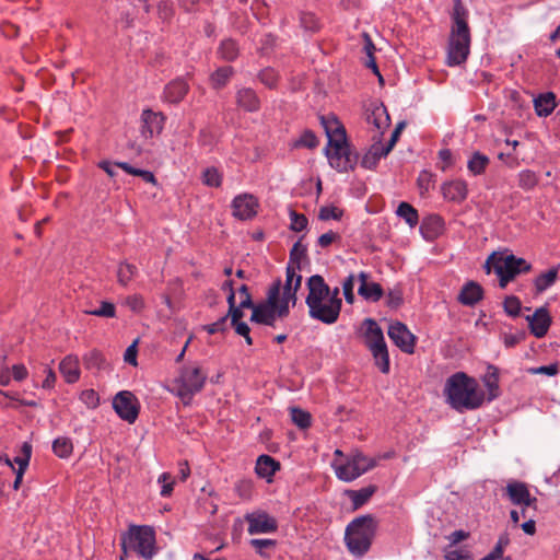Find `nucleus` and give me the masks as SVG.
Returning <instances> with one entry per match:
<instances>
[{"label":"nucleus","mask_w":560,"mask_h":560,"mask_svg":"<svg viewBox=\"0 0 560 560\" xmlns=\"http://www.w3.org/2000/svg\"><path fill=\"white\" fill-rule=\"evenodd\" d=\"M320 122L328 138L325 154L330 166L340 173L353 171L358 164L359 154L348 142L345 126L335 115L320 116Z\"/></svg>","instance_id":"obj_1"},{"label":"nucleus","mask_w":560,"mask_h":560,"mask_svg":"<svg viewBox=\"0 0 560 560\" xmlns=\"http://www.w3.org/2000/svg\"><path fill=\"white\" fill-rule=\"evenodd\" d=\"M444 395L451 408L458 412L476 410L485 401V393L477 380L465 372H456L446 380Z\"/></svg>","instance_id":"obj_2"},{"label":"nucleus","mask_w":560,"mask_h":560,"mask_svg":"<svg viewBox=\"0 0 560 560\" xmlns=\"http://www.w3.org/2000/svg\"><path fill=\"white\" fill-rule=\"evenodd\" d=\"M120 547L125 555L136 553L151 560L158 552L155 530L149 525L131 524L120 534Z\"/></svg>","instance_id":"obj_3"},{"label":"nucleus","mask_w":560,"mask_h":560,"mask_svg":"<svg viewBox=\"0 0 560 560\" xmlns=\"http://www.w3.org/2000/svg\"><path fill=\"white\" fill-rule=\"evenodd\" d=\"M376 533V522L372 515L355 517L346 528L345 542L355 557L364 556L371 548Z\"/></svg>","instance_id":"obj_4"},{"label":"nucleus","mask_w":560,"mask_h":560,"mask_svg":"<svg viewBox=\"0 0 560 560\" xmlns=\"http://www.w3.org/2000/svg\"><path fill=\"white\" fill-rule=\"evenodd\" d=\"M365 327L364 342L366 348L371 351L374 363L378 370L387 374L390 369L388 349L384 339L382 328L375 319L365 318L363 322Z\"/></svg>","instance_id":"obj_5"},{"label":"nucleus","mask_w":560,"mask_h":560,"mask_svg":"<svg viewBox=\"0 0 560 560\" xmlns=\"http://www.w3.org/2000/svg\"><path fill=\"white\" fill-rule=\"evenodd\" d=\"M281 293V280L276 279L267 291L265 301L254 303L250 322L273 327L277 318H280L278 294Z\"/></svg>","instance_id":"obj_6"},{"label":"nucleus","mask_w":560,"mask_h":560,"mask_svg":"<svg viewBox=\"0 0 560 560\" xmlns=\"http://www.w3.org/2000/svg\"><path fill=\"white\" fill-rule=\"evenodd\" d=\"M207 380V374L198 365H188L182 370L177 378V398L184 405H189L194 395L201 392Z\"/></svg>","instance_id":"obj_7"},{"label":"nucleus","mask_w":560,"mask_h":560,"mask_svg":"<svg viewBox=\"0 0 560 560\" xmlns=\"http://www.w3.org/2000/svg\"><path fill=\"white\" fill-rule=\"evenodd\" d=\"M113 408L120 419L131 424L138 419L140 402L133 393L121 390L115 395Z\"/></svg>","instance_id":"obj_8"},{"label":"nucleus","mask_w":560,"mask_h":560,"mask_svg":"<svg viewBox=\"0 0 560 560\" xmlns=\"http://www.w3.org/2000/svg\"><path fill=\"white\" fill-rule=\"evenodd\" d=\"M244 520L248 524L249 535L270 534L278 530L277 520L262 510L245 514Z\"/></svg>","instance_id":"obj_9"},{"label":"nucleus","mask_w":560,"mask_h":560,"mask_svg":"<svg viewBox=\"0 0 560 560\" xmlns=\"http://www.w3.org/2000/svg\"><path fill=\"white\" fill-rule=\"evenodd\" d=\"M231 208L234 218L247 221L257 215L259 201L252 194H240L232 200Z\"/></svg>","instance_id":"obj_10"},{"label":"nucleus","mask_w":560,"mask_h":560,"mask_svg":"<svg viewBox=\"0 0 560 560\" xmlns=\"http://www.w3.org/2000/svg\"><path fill=\"white\" fill-rule=\"evenodd\" d=\"M468 16L469 12L462 0H454L453 12L451 14L452 26L450 36L471 39Z\"/></svg>","instance_id":"obj_11"},{"label":"nucleus","mask_w":560,"mask_h":560,"mask_svg":"<svg viewBox=\"0 0 560 560\" xmlns=\"http://www.w3.org/2000/svg\"><path fill=\"white\" fill-rule=\"evenodd\" d=\"M388 337L405 353L415 352L416 337L401 322H394L388 327Z\"/></svg>","instance_id":"obj_12"},{"label":"nucleus","mask_w":560,"mask_h":560,"mask_svg":"<svg viewBox=\"0 0 560 560\" xmlns=\"http://www.w3.org/2000/svg\"><path fill=\"white\" fill-rule=\"evenodd\" d=\"M470 42L471 39L450 36L446 63L451 67L464 63L470 52Z\"/></svg>","instance_id":"obj_13"},{"label":"nucleus","mask_w":560,"mask_h":560,"mask_svg":"<svg viewBox=\"0 0 560 560\" xmlns=\"http://www.w3.org/2000/svg\"><path fill=\"white\" fill-rule=\"evenodd\" d=\"M525 319L528 322L530 334L536 338H544L552 324V318L546 306L536 308L534 314L527 315Z\"/></svg>","instance_id":"obj_14"},{"label":"nucleus","mask_w":560,"mask_h":560,"mask_svg":"<svg viewBox=\"0 0 560 560\" xmlns=\"http://www.w3.org/2000/svg\"><path fill=\"white\" fill-rule=\"evenodd\" d=\"M505 491L514 505L533 506V510L537 509L538 500L536 497L530 495L526 483L521 481L509 482Z\"/></svg>","instance_id":"obj_15"},{"label":"nucleus","mask_w":560,"mask_h":560,"mask_svg":"<svg viewBox=\"0 0 560 560\" xmlns=\"http://www.w3.org/2000/svg\"><path fill=\"white\" fill-rule=\"evenodd\" d=\"M165 116L161 112L144 109L141 114L140 132L144 139L159 135L164 126Z\"/></svg>","instance_id":"obj_16"},{"label":"nucleus","mask_w":560,"mask_h":560,"mask_svg":"<svg viewBox=\"0 0 560 560\" xmlns=\"http://www.w3.org/2000/svg\"><path fill=\"white\" fill-rule=\"evenodd\" d=\"M308 307V314L313 319L324 324L331 325L336 323L340 315V308L337 305L326 301L317 302Z\"/></svg>","instance_id":"obj_17"},{"label":"nucleus","mask_w":560,"mask_h":560,"mask_svg":"<svg viewBox=\"0 0 560 560\" xmlns=\"http://www.w3.org/2000/svg\"><path fill=\"white\" fill-rule=\"evenodd\" d=\"M306 284L308 294L306 296L305 303L307 306L317 302L325 301L326 298L330 294V288L320 275L311 276L307 279Z\"/></svg>","instance_id":"obj_18"},{"label":"nucleus","mask_w":560,"mask_h":560,"mask_svg":"<svg viewBox=\"0 0 560 560\" xmlns=\"http://www.w3.org/2000/svg\"><path fill=\"white\" fill-rule=\"evenodd\" d=\"M369 279L370 275L365 271L358 275L360 281L358 293L366 301L378 302L384 296V290L380 283L371 282Z\"/></svg>","instance_id":"obj_19"},{"label":"nucleus","mask_w":560,"mask_h":560,"mask_svg":"<svg viewBox=\"0 0 560 560\" xmlns=\"http://www.w3.org/2000/svg\"><path fill=\"white\" fill-rule=\"evenodd\" d=\"M442 194L448 201L460 203L468 195L467 183L463 179L446 182L441 187Z\"/></svg>","instance_id":"obj_20"},{"label":"nucleus","mask_w":560,"mask_h":560,"mask_svg":"<svg viewBox=\"0 0 560 560\" xmlns=\"http://www.w3.org/2000/svg\"><path fill=\"white\" fill-rule=\"evenodd\" d=\"M483 299V289L476 281L465 283L458 294V302L466 306H474Z\"/></svg>","instance_id":"obj_21"},{"label":"nucleus","mask_w":560,"mask_h":560,"mask_svg":"<svg viewBox=\"0 0 560 560\" xmlns=\"http://www.w3.org/2000/svg\"><path fill=\"white\" fill-rule=\"evenodd\" d=\"M366 121L374 125L382 136L390 124L387 108L383 104L374 105L366 112Z\"/></svg>","instance_id":"obj_22"},{"label":"nucleus","mask_w":560,"mask_h":560,"mask_svg":"<svg viewBox=\"0 0 560 560\" xmlns=\"http://www.w3.org/2000/svg\"><path fill=\"white\" fill-rule=\"evenodd\" d=\"M499 381H500L499 369L493 364H489L487 366V371H486L485 375L482 376V383L488 392V397H487L488 401H492L501 395Z\"/></svg>","instance_id":"obj_23"},{"label":"nucleus","mask_w":560,"mask_h":560,"mask_svg":"<svg viewBox=\"0 0 560 560\" xmlns=\"http://www.w3.org/2000/svg\"><path fill=\"white\" fill-rule=\"evenodd\" d=\"M532 269H533L532 264L528 262L526 259L516 257L513 254L505 256L503 271H505L513 279H515L518 275L530 272Z\"/></svg>","instance_id":"obj_24"},{"label":"nucleus","mask_w":560,"mask_h":560,"mask_svg":"<svg viewBox=\"0 0 560 560\" xmlns=\"http://www.w3.org/2000/svg\"><path fill=\"white\" fill-rule=\"evenodd\" d=\"M388 153L389 152H386V145H384L381 140H377L362 156L361 166L366 170H374L381 158L386 156Z\"/></svg>","instance_id":"obj_25"},{"label":"nucleus","mask_w":560,"mask_h":560,"mask_svg":"<svg viewBox=\"0 0 560 560\" xmlns=\"http://www.w3.org/2000/svg\"><path fill=\"white\" fill-rule=\"evenodd\" d=\"M240 294H246V299L241 300L238 306H234L232 308H229V312L225 316L231 317V325L242 322V318L244 316V310L250 308L254 306V302L249 292V288L246 284H242L238 288Z\"/></svg>","instance_id":"obj_26"},{"label":"nucleus","mask_w":560,"mask_h":560,"mask_svg":"<svg viewBox=\"0 0 560 560\" xmlns=\"http://www.w3.org/2000/svg\"><path fill=\"white\" fill-rule=\"evenodd\" d=\"M236 102L246 112H257L260 108V100L250 88L241 89L236 94Z\"/></svg>","instance_id":"obj_27"},{"label":"nucleus","mask_w":560,"mask_h":560,"mask_svg":"<svg viewBox=\"0 0 560 560\" xmlns=\"http://www.w3.org/2000/svg\"><path fill=\"white\" fill-rule=\"evenodd\" d=\"M559 265L539 273L533 281L535 294H541L547 289L552 287L559 278Z\"/></svg>","instance_id":"obj_28"},{"label":"nucleus","mask_w":560,"mask_h":560,"mask_svg":"<svg viewBox=\"0 0 560 560\" xmlns=\"http://www.w3.org/2000/svg\"><path fill=\"white\" fill-rule=\"evenodd\" d=\"M279 469L280 463L273 457L264 454L257 458L255 471L259 477L270 480Z\"/></svg>","instance_id":"obj_29"},{"label":"nucleus","mask_w":560,"mask_h":560,"mask_svg":"<svg viewBox=\"0 0 560 560\" xmlns=\"http://www.w3.org/2000/svg\"><path fill=\"white\" fill-rule=\"evenodd\" d=\"M59 370L69 384H73L80 378L79 360L74 355H67L60 362Z\"/></svg>","instance_id":"obj_30"},{"label":"nucleus","mask_w":560,"mask_h":560,"mask_svg":"<svg viewBox=\"0 0 560 560\" xmlns=\"http://www.w3.org/2000/svg\"><path fill=\"white\" fill-rule=\"evenodd\" d=\"M376 491L377 487L370 485L359 490H347L346 494L351 500L353 509L358 510L363 506Z\"/></svg>","instance_id":"obj_31"},{"label":"nucleus","mask_w":560,"mask_h":560,"mask_svg":"<svg viewBox=\"0 0 560 560\" xmlns=\"http://www.w3.org/2000/svg\"><path fill=\"white\" fill-rule=\"evenodd\" d=\"M534 108L536 114L539 117H547L549 116L556 108V96L553 93L548 92L545 94L538 95L534 100Z\"/></svg>","instance_id":"obj_32"},{"label":"nucleus","mask_w":560,"mask_h":560,"mask_svg":"<svg viewBox=\"0 0 560 560\" xmlns=\"http://www.w3.org/2000/svg\"><path fill=\"white\" fill-rule=\"evenodd\" d=\"M82 362L86 370H95L97 372L105 370L108 365L104 354L97 349H92L84 353Z\"/></svg>","instance_id":"obj_33"},{"label":"nucleus","mask_w":560,"mask_h":560,"mask_svg":"<svg viewBox=\"0 0 560 560\" xmlns=\"http://www.w3.org/2000/svg\"><path fill=\"white\" fill-rule=\"evenodd\" d=\"M489 164V158L486 154L476 151L471 154L470 159L468 160L467 168L472 175L477 176L483 174Z\"/></svg>","instance_id":"obj_34"},{"label":"nucleus","mask_w":560,"mask_h":560,"mask_svg":"<svg viewBox=\"0 0 560 560\" xmlns=\"http://www.w3.org/2000/svg\"><path fill=\"white\" fill-rule=\"evenodd\" d=\"M334 468L338 479L346 482L353 481L361 476L350 457L343 464L334 465Z\"/></svg>","instance_id":"obj_35"},{"label":"nucleus","mask_w":560,"mask_h":560,"mask_svg":"<svg viewBox=\"0 0 560 560\" xmlns=\"http://www.w3.org/2000/svg\"><path fill=\"white\" fill-rule=\"evenodd\" d=\"M298 302V293L293 291H282V295L278 294L277 305L279 306L280 319H283L290 314V306L294 307Z\"/></svg>","instance_id":"obj_36"},{"label":"nucleus","mask_w":560,"mask_h":560,"mask_svg":"<svg viewBox=\"0 0 560 560\" xmlns=\"http://www.w3.org/2000/svg\"><path fill=\"white\" fill-rule=\"evenodd\" d=\"M396 214L401 218L410 228H415L419 223L418 210L406 201L399 203L396 210Z\"/></svg>","instance_id":"obj_37"},{"label":"nucleus","mask_w":560,"mask_h":560,"mask_svg":"<svg viewBox=\"0 0 560 560\" xmlns=\"http://www.w3.org/2000/svg\"><path fill=\"white\" fill-rule=\"evenodd\" d=\"M349 457L361 476L377 465L375 458L368 457L361 452H357Z\"/></svg>","instance_id":"obj_38"},{"label":"nucleus","mask_w":560,"mask_h":560,"mask_svg":"<svg viewBox=\"0 0 560 560\" xmlns=\"http://www.w3.org/2000/svg\"><path fill=\"white\" fill-rule=\"evenodd\" d=\"M307 257V247L299 240L290 250L288 266L301 269V262Z\"/></svg>","instance_id":"obj_39"},{"label":"nucleus","mask_w":560,"mask_h":560,"mask_svg":"<svg viewBox=\"0 0 560 560\" xmlns=\"http://www.w3.org/2000/svg\"><path fill=\"white\" fill-rule=\"evenodd\" d=\"M52 452L60 458H68L73 452V444L69 438L60 436L52 442Z\"/></svg>","instance_id":"obj_40"},{"label":"nucleus","mask_w":560,"mask_h":560,"mask_svg":"<svg viewBox=\"0 0 560 560\" xmlns=\"http://www.w3.org/2000/svg\"><path fill=\"white\" fill-rule=\"evenodd\" d=\"M218 54L226 61H234L238 56V45L234 39H224L220 44Z\"/></svg>","instance_id":"obj_41"},{"label":"nucleus","mask_w":560,"mask_h":560,"mask_svg":"<svg viewBox=\"0 0 560 560\" xmlns=\"http://www.w3.org/2000/svg\"><path fill=\"white\" fill-rule=\"evenodd\" d=\"M292 422L300 429H308L312 424V417L308 411H305L299 407H292L290 409Z\"/></svg>","instance_id":"obj_42"},{"label":"nucleus","mask_w":560,"mask_h":560,"mask_svg":"<svg viewBox=\"0 0 560 560\" xmlns=\"http://www.w3.org/2000/svg\"><path fill=\"white\" fill-rule=\"evenodd\" d=\"M318 145V139L316 137V135L310 130V129H306L302 132V135L295 139L291 147L292 148H307V149H315L316 147Z\"/></svg>","instance_id":"obj_43"},{"label":"nucleus","mask_w":560,"mask_h":560,"mask_svg":"<svg viewBox=\"0 0 560 560\" xmlns=\"http://www.w3.org/2000/svg\"><path fill=\"white\" fill-rule=\"evenodd\" d=\"M202 183L208 187H220L222 185V173L214 166L207 167L202 172Z\"/></svg>","instance_id":"obj_44"},{"label":"nucleus","mask_w":560,"mask_h":560,"mask_svg":"<svg viewBox=\"0 0 560 560\" xmlns=\"http://www.w3.org/2000/svg\"><path fill=\"white\" fill-rule=\"evenodd\" d=\"M505 256L501 253H492L486 264L485 268L487 273H490L491 270L494 271L495 275H501L504 269Z\"/></svg>","instance_id":"obj_45"},{"label":"nucleus","mask_w":560,"mask_h":560,"mask_svg":"<svg viewBox=\"0 0 560 560\" xmlns=\"http://www.w3.org/2000/svg\"><path fill=\"white\" fill-rule=\"evenodd\" d=\"M137 267L132 264L121 262L117 270L118 282L126 287L137 275Z\"/></svg>","instance_id":"obj_46"},{"label":"nucleus","mask_w":560,"mask_h":560,"mask_svg":"<svg viewBox=\"0 0 560 560\" xmlns=\"http://www.w3.org/2000/svg\"><path fill=\"white\" fill-rule=\"evenodd\" d=\"M249 545L260 557L269 558L270 555L266 552V549H273L277 546V541L269 538H254L249 540Z\"/></svg>","instance_id":"obj_47"},{"label":"nucleus","mask_w":560,"mask_h":560,"mask_svg":"<svg viewBox=\"0 0 560 560\" xmlns=\"http://www.w3.org/2000/svg\"><path fill=\"white\" fill-rule=\"evenodd\" d=\"M258 80L268 89H276L279 82V73L271 67L259 71Z\"/></svg>","instance_id":"obj_48"},{"label":"nucleus","mask_w":560,"mask_h":560,"mask_svg":"<svg viewBox=\"0 0 560 560\" xmlns=\"http://www.w3.org/2000/svg\"><path fill=\"white\" fill-rule=\"evenodd\" d=\"M517 177H518V186L525 190H530V189L535 188L539 180L536 173L530 170H524V171L520 172Z\"/></svg>","instance_id":"obj_49"},{"label":"nucleus","mask_w":560,"mask_h":560,"mask_svg":"<svg viewBox=\"0 0 560 560\" xmlns=\"http://www.w3.org/2000/svg\"><path fill=\"white\" fill-rule=\"evenodd\" d=\"M85 313L97 317L113 318L116 316V307L112 302L102 301L98 308L85 311Z\"/></svg>","instance_id":"obj_50"},{"label":"nucleus","mask_w":560,"mask_h":560,"mask_svg":"<svg viewBox=\"0 0 560 560\" xmlns=\"http://www.w3.org/2000/svg\"><path fill=\"white\" fill-rule=\"evenodd\" d=\"M233 74V68L230 66H225L222 68H219L212 75L211 80L215 88H222L226 84L229 79Z\"/></svg>","instance_id":"obj_51"},{"label":"nucleus","mask_w":560,"mask_h":560,"mask_svg":"<svg viewBox=\"0 0 560 560\" xmlns=\"http://www.w3.org/2000/svg\"><path fill=\"white\" fill-rule=\"evenodd\" d=\"M504 312L512 317H517L522 310L521 300L515 295H509L503 301Z\"/></svg>","instance_id":"obj_52"},{"label":"nucleus","mask_w":560,"mask_h":560,"mask_svg":"<svg viewBox=\"0 0 560 560\" xmlns=\"http://www.w3.org/2000/svg\"><path fill=\"white\" fill-rule=\"evenodd\" d=\"M404 303V291L400 285L389 289L387 292L386 305L390 308H398Z\"/></svg>","instance_id":"obj_53"},{"label":"nucleus","mask_w":560,"mask_h":560,"mask_svg":"<svg viewBox=\"0 0 560 560\" xmlns=\"http://www.w3.org/2000/svg\"><path fill=\"white\" fill-rule=\"evenodd\" d=\"M32 456V445L27 442H24L21 447V455L14 458V462L19 465V469L16 471H24L28 467L30 459Z\"/></svg>","instance_id":"obj_54"},{"label":"nucleus","mask_w":560,"mask_h":560,"mask_svg":"<svg viewBox=\"0 0 560 560\" xmlns=\"http://www.w3.org/2000/svg\"><path fill=\"white\" fill-rule=\"evenodd\" d=\"M300 24L306 31L317 32L319 30L318 19L312 12H301Z\"/></svg>","instance_id":"obj_55"},{"label":"nucleus","mask_w":560,"mask_h":560,"mask_svg":"<svg viewBox=\"0 0 560 560\" xmlns=\"http://www.w3.org/2000/svg\"><path fill=\"white\" fill-rule=\"evenodd\" d=\"M343 211L335 206H325L319 209L318 219L322 221L340 220Z\"/></svg>","instance_id":"obj_56"},{"label":"nucleus","mask_w":560,"mask_h":560,"mask_svg":"<svg viewBox=\"0 0 560 560\" xmlns=\"http://www.w3.org/2000/svg\"><path fill=\"white\" fill-rule=\"evenodd\" d=\"M290 229L294 232H302L307 228L308 220L305 214L298 213L294 210L290 211Z\"/></svg>","instance_id":"obj_57"},{"label":"nucleus","mask_w":560,"mask_h":560,"mask_svg":"<svg viewBox=\"0 0 560 560\" xmlns=\"http://www.w3.org/2000/svg\"><path fill=\"white\" fill-rule=\"evenodd\" d=\"M526 339V332L524 330H520L515 334H504L503 342L506 348L515 347Z\"/></svg>","instance_id":"obj_58"},{"label":"nucleus","mask_w":560,"mask_h":560,"mask_svg":"<svg viewBox=\"0 0 560 560\" xmlns=\"http://www.w3.org/2000/svg\"><path fill=\"white\" fill-rule=\"evenodd\" d=\"M353 287H354V276L350 275L349 277L346 278V280L342 283L343 295H345L347 303H349V304H352L354 302Z\"/></svg>","instance_id":"obj_59"},{"label":"nucleus","mask_w":560,"mask_h":560,"mask_svg":"<svg viewBox=\"0 0 560 560\" xmlns=\"http://www.w3.org/2000/svg\"><path fill=\"white\" fill-rule=\"evenodd\" d=\"M226 322H228V316H222L217 322L206 325L205 330L210 335H214L218 332H224L228 329Z\"/></svg>","instance_id":"obj_60"},{"label":"nucleus","mask_w":560,"mask_h":560,"mask_svg":"<svg viewBox=\"0 0 560 560\" xmlns=\"http://www.w3.org/2000/svg\"><path fill=\"white\" fill-rule=\"evenodd\" d=\"M125 304L136 313L141 312L144 308V301L143 298L139 294H133L127 296Z\"/></svg>","instance_id":"obj_61"},{"label":"nucleus","mask_w":560,"mask_h":560,"mask_svg":"<svg viewBox=\"0 0 560 560\" xmlns=\"http://www.w3.org/2000/svg\"><path fill=\"white\" fill-rule=\"evenodd\" d=\"M340 235L334 231H328L327 233L322 234L318 240L317 244L322 248H326L330 246L334 242L340 241Z\"/></svg>","instance_id":"obj_62"},{"label":"nucleus","mask_w":560,"mask_h":560,"mask_svg":"<svg viewBox=\"0 0 560 560\" xmlns=\"http://www.w3.org/2000/svg\"><path fill=\"white\" fill-rule=\"evenodd\" d=\"M138 340H135L125 351V354H124V360L126 363L132 365V366H137L138 365V361H137V354H138Z\"/></svg>","instance_id":"obj_63"},{"label":"nucleus","mask_w":560,"mask_h":560,"mask_svg":"<svg viewBox=\"0 0 560 560\" xmlns=\"http://www.w3.org/2000/svg\"><path fill=\"white\" fill-rule=\"evenodd\" d=\"M442 228V218L439 215H432L423 220L421 224V230H431L434 233L438 232L439 229Z\"/></svg>","instance_id":"obj_64"}]
</instances>
